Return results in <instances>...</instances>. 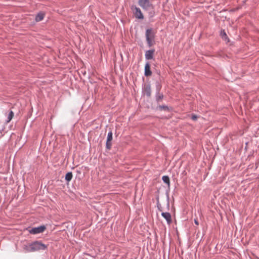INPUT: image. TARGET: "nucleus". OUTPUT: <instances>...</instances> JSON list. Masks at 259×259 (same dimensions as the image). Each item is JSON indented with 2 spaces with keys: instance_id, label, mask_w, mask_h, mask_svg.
I'll return each mask as SVG.
<instances>
[{
  "instance_id": "obj_13",
  "label": "nucleus",
  "mask_w": 259,
  "mask_h": 259,
  "mask_svg": "<svg viewBox=\"0 0 259 259\" xmlns=\"http://www.w3.org/2000/svg\"><path fill=\"white\" fill-rule=\"evenodd\" d=\"M162 180L163 181V182L166 184L168 187H169L170 186V181H169V177L167 176H163L162 177Z\"/></svg>"
},
{
  "instance_id": "obj_18",
  "label": "nucleus",
  "mask_w": 259,
  "mask_h": 259,
  "mask_svg": "<svg viewBox=\"0 0 259 259\" xmlns=\"http://www.w3.org/2000/svg\"><path fill=\"white\" fill-rule=\"evenodd\" d=\"M156 200H157L156 204H157V209L159 211H162L161 206V204H160L159 201V196H157L156 197Z\"/></svg>"
},
{
  "instance_id": "obj_21",
  "label": "nucleus",
  "mask_w": 259,
  "mask_h": 259,
  "mask_svg": "<svg viewBox=\"0 0 259 259\" xmlns=\"http://www.w3.org/2000/svg\"><path fill=\"white\" fill-rule=\"evenodd\" d=\"M198 118V116L196 114H192L191 115V119L194 120V121H196Z\"/></svg>"
},
{
  "instance_id": "obj_12",
  "label": "nucleus",
  "mask_w": 259,
  "mask_h": 259,
  "mask_svg": "<svg viewBox=\"0 0 259 259\" xmlns=\"http://www.w3.org/2000/svg\"><path fill=\"white\" fill-rule=\"evenodd\" d=\"M73 175L72 172L71 171L68 172L65 177V180L67 182L69 183L72 179Z\"/></svg>"
},
{
  "instance_id": "obj_14",
  "label": "nucleus",
  "mask_w": 259,
  "mask_h": 259,
  "mask_svg": "<svg viewBox=\"0 0 259 259\" xmlns=\"http://www.w3.org/2000/svg\"><path fill=\"white\" fill-rule=\"evenodd\" d=\"M157 108L159 109L160 110H165V111H170L171 109V108H169L166 105H159L157 107Z\"/></svg>"
},
{
  "instance_id": "obj_11",
  "label": "nucleus",
  "mask_w": 259,
  "mask_h": 259,
  "mask_svg": "<svg viewBox=\"0 0 259 259\" xmlns=\"http://www.w3.org/2000/svg\"><path fill=\"white\" fill-rule=\"evenodd\" d=\"M44 13H43L42 12H39L35 16V20L36 22H39L44 19Z\"/></svg>"
},
{
  "instance_id": "obj_16",
  "label": "nucleus",
  "mask_w": 259,
  "mask_h": 259,
  "mask_svg": "<svg viewBox=\"0 0 259 259\" xmlns=\"http://www.w3.org/2000/svg\"><path fill=\"white\" fill-rule=\"evenodd\" d=\"M112 136H113L112 132L111 131H110L108 133L106 141H107V142H111V141L112 140V139H113Z\"/></svg>"
},
{
  "instance_id": "obj_3",
  "label": "nucleus",
  "mask_w": 259,
  "mask_h": 259,
  "mask_svg": "<svg viewBox=\"0 0 259 259\" xmlns=\"http://www.w3.org/2000/svg\"><path fill=\"white\" fill-rule=\"evenodd\" d=\"M138 3L144 11H149L154 8V5L149 0H138Z\"/></svg>"
},
{
  "instance_id": "obj_7",
  "label": "nucleus",
  "mask_w": 259,
  "mask_h": 259,
  "mask_svg": "<svg viewBox=\"0 0 259 259\" xmlns=\"http://www.w3.org/2000/svg\"><path fill=\"white\" fill-rule=\"evenodd\" d=\"M142 93L150 97L151 95V85L149 83L144 84L142 87Z\"/></svg>"
},
{
  "instance_id": "obj_6",
  "label": "nucleus",
  "mask_w": 259,
  "mask_h": 259,
  "mask_svg": "<svg viewBox=\"0 0 259 259\" xmlns=\"http://www.w3.org/2000/svg\"><path fill=\"white\" fill-rule=\"evenodd\" d=\"M46 227L45 225H41L36 227H33L29 230V233L31 234H37L42 233Z\"/></svg>"
},
{
  "instance_id": "obj_17",
  "label": "nucleus",
  "mask_w": 259,
  "mask_h": 259,
  "mask_svg": "<svg viewBox=\"0 0 259 259\" xmlns=\"http://www.w3.org/2000/svg\"><path fill=\"white\" fill-rule=\"evenodd\" d=\"M148 11V16L149 18H152L155 16V11L154 9H151L150 10Z\"/></svg>"
},
{
  "instance_id": "obj_1",
  "label": "nucleus",
  "mask_w": 259,
  "mask_h": 259,
  "mask_svg": "<svg viewBox=\"0 0 259 259\" xmlns=\"http://www.w3.org/2000/svg\"><path fill=\"white\" fill-rule=\"evenodd\" d=\"M47 248V245L39 241H35L28 245H25L24 249L28 252H34L38 250H45Z\"/></svg>"
},
{
  "instance_id": "obj_23",
  "label": "nucleus",
  "mask_w": 259,
  "mask_h": 259,
  "mask_svg": "<svg viewBox=\"0 0 259 259\" xmlns=\"http://www.w3.org/2000/svg\"><path fill=\"white\" fill-rule=\"evenodd\" d=\"M167 206L168 208H169V197H168V196H167Z\"/></svg>"
},
{
  "instance_id": "obj_10",
  "label": "nucleus",
  "mask_w": 259,
  "mask_h": 259,
  "mask_svg": "<svg viewBox=\"0 0 259 259\" xmlns=\"http://www.w3.org/2000/svg\"><path fill=\"white\" fill-rule=\"evenodd\" d=\"M162 217L164 218L168 224H170L171 223V215L169 212H161Z\"/></svg>"
},
{
  "instance_id": "obj_19",
  "label": "nucleus",
  "mask_w": 259,
  "mask_h": 259,
  "mask_svg": "<svg viewBox=\"0 0 259 259\" xmlns=\"http://www.w3.org/2000/svg\"><path fill=\"white\" fill-rule=\"evenodd\" d=\"M220 35L222 36V38H224V39H226L227 38H228L227 34L225 32L224 30H221Z\"/></svg>"
},
{
  "instance_id": "obj_5",
  "label": "nucleus",
  "mask_w": 259,
  "mask_h": 259,
  "mask_svg": "<svg viewBox=\"0 0 259 259\" xmlns=\"http://www.w3.org/2000/svg\"><path fill=\"white\" fill-rule=\"evenodd\" d=\"M161 85L158 82L156 83V94L155 95V100L157 103H159L163 98V95L160 93Z\"/></svg>"
},
{
  "instance_id": "obj_8",
  "label": "nucleus",
  "mask_w": 259,
  "mask_h": 259,
  "mask_svg": "<svg viewBox=\"0 0 259 259\" xmlns=\"http://www.w3.org/2000/svg\"><path fill=\"white\" fill-rule=\"evenodd\" d=\"M155 50L154 49L147 50L145 52V58L146 60H151L154 59Z\"/></svg>"
},
{
  "instance_id": "obj_22",
  "label": "nucleus",
  "mask_w": 259,
  "mask_h": 259,
  "mask_svg": "<svg viewBox=\"0 0 259 259\" xmlns=\"http://www.w3.org/2000/svg\"><path fill=\"white\" fill-rule=\"evenodd\" d=\"M194 223L196 225H199V222H198V221L197 220V219H194Z\"/></svg>"
},
{
  "instance_id": "obj_9",
  "label": "nucleus",
  "mask_w": 259,
  "mask_h": 259,
  "mask_svg": "<svg viewBox=\"0 0 259 259\" xmlns=\"http://www.w3.org/2000/svg\"><path fill=\"white\" fill-rule=\"evenodd\" d=\"M144 75L147 77L150 76L152 75V71L150 70V65L148 62H147L145 65Z\"/></svg>"
},
{
  "instance_id": "obj_15",
  "label": "nucleus",
  "mask_w": 259,
  "mask_h": 259,
  "mask_svg": "<svg viewBox=\"0 0 259 259\" xmlns=\"http://www.w3.org/2000/svg\"><path fill=\"white\" fill-rule=\"evenodd\" d=\"M13 116H14V113L12 110H11L9 113L8 116L7 117V119L6 120V122L7 123L9 122L11 120V119H12Z\"/></svg>"
},
{
  "instance_id": "obj_20",
  "label": "nucleus",
  "mask_w": 259,
  "mask_h": 259,
  "mask_svg": "<svg viewBox=\"0 0 259 259\" xmlns=\"http://www.w3.org/2000/svg\"><path fill=\"white\" fill-rule=\"evenodd\" d=\"M112 143L111 142L106 141V148L108 150H110L111 148Z\"/></svg>"
},
{
  "instance_id": "obj_4",
  "label": "nucleus",
  "mask_w": 259,
  "mask_h": 259,
  "mask_svg": "<svg viewBox=\"0 0 259 259\" xmlns=\"http://www.w3.org/2000/svg\"><path fill=\"white\" fill-rule=\"evenodd\" d=\"M131 9L136 19L140 20H143L144 19V15L141 9L137 6L134 5H132Z\"/></svg>"
},
{
  "instance_id": "obj_2",
  "label": "nucleus",
  "mask_w": 259,
  "mask_h": 259,
  "mask_svg": "<svg viewBox=\"0 0 259 259\" xmlns=\"http://www.w3.org/2000/svg\"><path fill=\"white\" fill-rule=\"evenodd\" d=\"M146 40L149 47H151L155 44V33L152 28H148L146 30Z\"/></svg>"
}]
</instances>
